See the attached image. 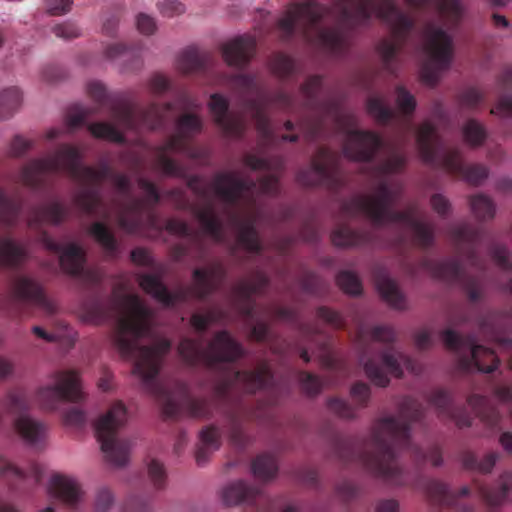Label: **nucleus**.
I'll return each instance as SVG.
<instances>
[{
    "instance_id": "nucleus-1",
    "label": "nucleus",
    "mask_w": 512,
    "mask_h": 512,
    "mask_svg": "<svg viewBox=\"0 0 512 512\" xmlns=\"http://www.w3.org/2000/svg\"><path fill=\"white\" fill-rule=\"evenodd\" d=\"M115 305L119 306L120 315L112 334L113 344L123 358L134 360L133 373L141 378L145 389L159 401L163 414L171 419L182 415L210 417L211 400L193 397L189 386L183 381H177L174 390L170 391L157 380L163 359L171 349V342L161 338L151 345L140 344L142 339L151 335V311L138 295H123L117 303L93 296L83 304L82 317L88 323L102 324L110 318Z\"/></svg>"
},
{
    "instance_id": "nucleus-2",
    "label": "nucleus",
    "mask_w": 512,
    "mask_h": 512,
    "mask_svg": "<svg viewBox=\"0 0 512 512\" xmlns=\"http://www.w3.org/2000/svg\"><path fill=\"white\" fill-rule=\"evenodd\" d=\"M373 15L390 27L391 38L383 39L378 51L385 67L393 72V61L414 28V20L402 12L394 0H335L333 8L316 0L293 3L278 20L277 28L285 42L298 33L308 44L340 56L350 45L346 28L366 25Z\"/></svg>"
},
{
    "instance_id": "nucleus-3",
    "label": "nucleus",
    "mask_w": 512,
    "mask_h": 512,
    "mask_svg": "<svg viewBox=\"0 0 512 512\" xmlns=\"http://www.w3.org/2000/svg\"><path fill=\"white\" fill-rule=\"evenodd\" d=\"M424 415L423 405L414 398L402 400L397 416L378 420L367 439L343 438L333 433L332 452L344 464L357 463L371 475L391 485L410 484L408 475L397 461V449L408 450L416 461H430L438 467L443 463L441 448L437 444L424 450L412 443L411 425Z\"/></svg>"
},
{
    "instance_id": "nucleus-4",
    "label": "nucleus",
    "mask_w": 512,
    "mask_h": 512,
    "mask_svg": "<svg viewBox=\"0 0 512 512\" xmlns=\"http://www.w3.org/2000/svg\"><path fill=\"white\" fill-rule=\"evenodd\" d=\"M300 92L306 113L298 120V126L307 142L321 138L329 122L345 134L342 145L345 158L363 163L374 160L384 145L382 137L374 131L356 129L357 118L343 107L341 99L334 93H323L321 76H310L301 85Z\"/></svg>"
},
{
    "instance_id": "nucleus-5",
    "label": "nucleus",
    "mask_w": 512,
    "mask_h": 512,
    "mask_svg": "<svg viewBox=\"0 0 512 512\" xmlns=\"http://www.w3.org/2000/svg\"><path fill=\"white\" fill-rule=\"evenodd\" d=\"M81 161L82 154L77 147L63 144L53 155L25 164L15 176V181L33 192H42L47 189L49 176L65 172L82 186V190L74 196V203L80 211L108 220L110 213L104 208L101 186L104 180H111L116 172L106 161H101L98 169L82 165Z\"/></svg>"
},
{
    "instance_id": "nucleus-6",
    "label": "nucleus",
    "mask_w": 512,
    "mask_h": 512,
    "mask_svg": "<svg viewBox=\"0 0 512 512\" xmlns=\"http://www.w3.org/2000/svg\"><path fill=\"white\" fill-rule=\"evenodd\" d=\"M405 163V156L393 151L386 159L376 164L374 170L380 180L375 193L356 195L344 201L341 212L348 218L363 214L376 227L391 223L403 224L411 230L413 244L421 249H428L434 243L433 226L418 219L415 206L395 210L394 206L401 198L402 188L400 185L392 186L383 179L386 175L401 171Z\"/></svg>"
},
{
    "instance_id": "nucleus-7",
    "label": "nucleus",
    "mask_w": 512,
    "mask_h": 512,
    "mask_svg": "<svg viewBox=\"0 0 512 512\" xmlns=\"http://www.w3.org/2000/svg\"><path fill=\"white\" fill-rule=\"evenodd\" d=\"M237 387L251 394L259 390H266L267 393L265 399L258 400L254 407L244 408L242 412L230 411L226 416L225 431L230 443L243 449L249 443V436L244 430V418L262 423L272 422V408L278 405L283 388L275 384L267 362L260 363L254 370H230L217 385L216 394L225 398Z\"/></svg>"
},
{
    "instance_id": "nucleus-8",
    "label": "nucleus",
    "mask_w": 512,
    "mask_h": 512,
    "mask_svg": "<svg viewBox=\"0 0 512 512\" xmlns=\"http://www.w3.org/2000/svg\"><path fill=\"white\" fill-rule=\"evenodd\" d=\"M211 188L225 204L226 214L237 229L239 244L249 253L260 254L263 246L259 240L254 216L242 218L235 209L241 203L247 207L254 206L259 195H276L279 192L278 178L269 174L254 181L248 177H238L234 172H219L214 175Z\"/></svg>"
},
{
    "instance_id": "nucleus-9",
    "label": "nucleus",
    "mask_w": 512,
    "mask_h": 512,
    "mask_svg": "<svg viewBox=\"0 0 512 512\" xmlns=\"http://www.w3.org/2000/svg\"><path fill=\"white\" fill-rule=\"evenodd\" d=\"M449 235L457 256L441 261L424 258L421 260L420 266L434 278L461 284L468 299L471 302H477L483 295L482 279L480 276L468 275L462 267L461 259H465L469 265L481 272L484 270L485 264L478 255L477 248L485 238L486 232L469 223H462L452 226Z\"/></svg>"
},
{
    "instance_id": "nucleus-10",
    "label": "nucleus",
    "mask_w": 512,
    "mask_h": 512,
    "mask_svg": "<svg viewBox=\"0 0 512 512\" xmlns=\"http://www.w3.org/2000/svg\"><path fill=\"white\" fill-rule=\"evenodd\" d=\"M357 338L360 362L374 385L386 387L390 383L389 376L400 378L403 374L402 365L418 373L416 362L394 348L396 335L391 327L379 325L368 329L360 326Z\"/></svg>"
},
{
    "instance_id": "nucleus-11",
    "label": "nucleus",
    "mask_w": 512,
    "mask_h": 512,
    "mask_svg": "<svg viewBox=\"0 0 512 512\" xmlns=\"http://www.w3.org/2000/svg\"><path fill=\"white\" fill-rule=\"evenodd\" d=\"M69 208L55 200L48 204L32 207L27 217V226L37 234L38 241L50 252L59 255V263L64 272L72 276H85L98 284L100 278L96 272L85 271V251L76 243L61 244L43 229L44 224L59 225L69 216Z\"/></svg>"
},
{
    "instance_id": "nucleus-12",
    "label": "nucleus",
    "mask_w": 512,
    "mask_h": 512,
    "mask_svg": "<svg viewBox=\"0 0 512 512\" xmlns=\"http://www.w3.org/2000/svg\"><path fill=\"white\" fill-rule=\"evenodd\" d=\"M193 284L169 291L161 275L139 273L137 281L142 290L152 296L165 307H174L185 303L191 298L206 300L216 292L227 277L226 269L221 261L213 262L206 268H195L192 272Z\"/></svg>"
},
{
    "instance_id": "nucleus-13",
    "label": "nucleus",
    "mask_w": 512,
    "mask_h": 512,
    "mask_svg": "<svg viewBox=\"0 0 512 512\" xmlns=\"http://www.w3.org/2000/svg\"><path fill=\"white\" fill-rule=\"evenodd\" d=\"M416 144L424 163L444 169L453 176L463 178L471 185H480L489 175V169L485 165H465L460 150L446 147L436 126L430 121H424L418 127Z\"/></svg>"
},
{
    "instance_id": "nucleus-14",
    "label": "nucleus",
    "mask_w": 512,
    "mask_h": 512,
    "mask_svg": "<svg viewBox=\"0 0 512 512\" xmlns=\"http://www.w3.org/2000/svg\"><path fill=\"white\" fill-rule=\"evenodd\" d=\"M226 83L244 101L246 109L250 112L259 134L262 146H271L276 141L267 112L268 104H275L282 110L294 109V98L284 91H278L269 97L261 93L256 76L248 74H233L226 76Z\"/></svg>"
},
{
    "instance_id": "nucleus-15",
    "label": "nucleus",
    "mask_w": 512,
    "mask_h": 512,
    "mask_svg": "<svg viewBox=\"0 0 512 512\" xmlns=\"http://www.w3.org/2000/svg\"><path fill=\"white\" fill-rule=\"evenodd\" d=\"M89 97L98 105V109L109 108L113 118L125 130L138 132L141 129L156 130L165 125L166 114L173 110V103L163 105L151 103L147 108H139L130 103H116L99 81L87 84Z\"/></svg>"
},
{
    "instance_id": "nucleus-16",
    "label": "nucleus",
    "mask_w": 512,
    "mask_h": 512,
    "mask_svg": "<svg viewBox=\"0 0 512 512\" xmlns=\"http://www.w3.org/2000/svg\"><path fill=\"white\" fill-rule=\"evenodd\" d=\"M176 133L169 136L168 139L160 145L153 148L156 167L166 176L184 178L186 169L176 160L170 158V152L182 153L186 156L196 159L198 151L190 144V140L199 134L203 128V122L200 116L193 113L181 114L176 122Z\"/></svg>"
},
{
    "instance_id": "nucleus-17",
    "label": "nucleus",
    "mask_w": 512,
    "mask_h": 512,
    "mask_svg": "<svg viewBox=\"0 0 512 512\" xmlns=\"http://www.w3.org/2000/svg\"><path fill=\"white\" fill-rule=\"evenodd\" d=\"M177 350L188 366L202 365L210 370H216L222 364L235 363L245 355L243 346L226 330L216 332L205 349L201 347L200 342L184 338L180 341Z\"/></svg>"
},
{
    "instance_id": "nucleus-18",
    "label": "nucleus",
    "mask_w": 512,
    "mask_h": 512,
    "mask_svg": "<svg viewBox=\"0 0 512 512\" xmlns=\"http://www.w3.org/2000/svg\"><path fill=\"white\" fill-rule=\"evenodd\" d=\"M126 420L125 405L116 401L94 424L95 434L106 460L116 467L125 466L129 461L132 444L128 439L118 436V431L125 425Z\"/></svg>"
},
{
    "instance_id": "nucleus-19",
    "label": "nucleus",
    "mask_w": 512,
    "mask_h": 512,
    "mask_svg": "<svg viewBox=\"0 0 512 512\" xmlns=\"http://www.w3.org/2000/svg\"><path fill=\"white\" fill-rule=\"evenodd\" d=\"M423 50L427 60L422 64L421 79L428 85L438 83L443 71L449 69L454 55L453 38L435 23L429 22L423 29Z\"/></svg>"
},
{
    "instance_id": "nucleus-20",
    "label": "nucleus",
    "mask_w": 512,
    "mask_h": 512,
    "mask_svg": "<svg viewBox=\"0 0 512 512\" xmlns=\"http://www.w3.org/2000/svg\"><path fill=\"white\" fill-rule=\"evenodd\" d=\"M138 186L146 194V199L129 197L121 206L118 214V225L129 234L139 232L144 226L145 220L148 227L158 226V215L154 207L160 202L161 194L156 184L140 177Z\"/></svg>"
},
{
    "instance_id": "nucleus-21",
    "label": "nucleus",
    "mask_w": 512,
    "mask_h": 512,
    "mask_svg": "<svg viewBox=\"0 0 512 512\" xmlns=\"http://www.w3.org/2000/svg\"><path fill=\"white\" fill-rule=\"evenodd\" d=\"M441 339L446 348L457 354L459 368L464 372L476 369L479 372L491 373L500 364L494 350L477 344L474 335L460 336L451 329H445L441 332Z\"/></svg>"
},
{
    "instance_id": "nucleus-22",
    "label": "nucleus",
    "mask_w": 512,
    "mask_h": 512,
    "mask_svg": "<svg viewBox=\"0 0 512 512\" xmlns=\"http://www.w3.org/2000/svg\"><path fill=\"white\" fill-rule=\"evenodd\" d=\"M187 186L201 198L202 205H190L185 192L180 188H173L165 192V196L175 205L177 209L190 208L194 216L201 224L204 232L211 236L215 241L220 242L224 237L223 223L216 213L213 202L208 197L207 188L201 185V179L198 175H192L187 180Z\"/></svg>"
},
{
    "instance_id": "nucleus-23",
    "label": "nucleus",
    "mask_w": 512,
    "mask_h": 512,
    "mask_svg": "<svg viewBox=\"0 0 512 512\" xmlns=\"http://www.w3.org/2000/svg\"><path fill=\"white\" fill-rule=\"evenodd\" d=\"M31 307H38L48 314L56 311L54 303L38 280L26 275L17 276L10 284L3 308L10 318L20 319L28 315Z\"/></svg>"
},
{
    "instance_id": "nucleus-24",
    "label": "nucleus",
    "mask_w": 512,
    "mask_h": 512,
    "mask_svg": "<svg viewBox=\"0 0 512 512\" xmlns=\"http://www.w3.org/2000/svg\"><path fill=\"white\" fill-rule=\"evenodd\" d=\"M341 155L326 146H320L311 159L310 167L297 174V181L304 187H322L337 192L345 184L340 168Z\"/></svg>"
},
{
    "instance_id": "nucleus-25",
    "label": "nucleus",
    "mask_w": 512,
    "mask_h": 512,
    "mask_svg": "<svg viewBox=\"0 0 512 512\" xmlns=\"http://www.w3.org/2000/svg\"><path fill=\"white\" fill-rule=\"evenodd\" d=\"M3 405L8 413L17 416L14 426L24 441L36 447L42 445L46 438L47 426L26 415L31 407L27 393L22 389L12 390L5 397Z\"/></svg>"
},
{
    "instance_id": "nucleus-26",
    "label": "nucleus",
    "mask_w": 512,
    "mask_h": 512,
    "mask_svg": "<svg viewBox=\"0 0 512 512\" xmlns=\"http://www.w3.org/2000/svg\"><path fill=\"white\" fill-rule=\"evenodd\" d=\"M53 383L40 387L36 400L44 409H55L61 401L78 402L83 399L80 377L74 370L57 371L51 375Z\"/></svg>"
},
{
    "instance_id": "nucleus-27",
    "label": "nucleus",
    "mask_w": 512,
    "mask_h": 512,
    "mask_svg": "<svg viewBox=\"0 0 512 512\" xmlns=\"http://www.w3.org/2000/svg\"><path fill=\"white\" fill-rule=\"evenodd\" d=\"M265 314L274 320H281L296 324L300 335L310 344L315 341L316 337H320L321 339L318 343V357L321 365L330 370H337L340 368L341 364L331 350L328 337L319 334L318 330L311 325L299 323L298 314L295 309L279 305H271L266 309Z\"/></svg>"
},
{
    "instance_id": "nucleus-28",
    "label": "nucleus",
    "mask_w": 512,
    "mask_h": 512,
    "mask_svg": "<svg viewBox=\"0 0 512 512\" xmlns=\"http://www.w3.org/2000/svg\"><path fill=\"white\" fill-rule=\"evenodd\" d=\"M221 498L226 506L246 505L254 512H274L276 502L258 486L244 480L234 481L222 489Z\"/></svg>"
},
{
    "instance_id": "nucleus-29",
    "label": "nucleus",
    "mask_w": 512,
    "mask_h": 512,
    "mask_svg": "<svg viewBox=\"0 0 512 512\" xmlns=\"http://www.w3.org/2000/svg\"><path fill=\"white\" fill-rule=\"evenodd\" d=\"M471 492V488L464 486L458 493H454L446 484L437 480H429L425 487L429 503L440 512H470L472 507L465 502L464 497Z\"/></svg>"
},
{
    "instance_id": "nucleus-30",
    "label": "nucleus",
    "mask_w": 512,
    "mask_h": 512,
    "mask_svg": "<svg viewBox=\"0 0 512 512\" xmlns=\"http://www.w3.org/2000/svg\"><path fill=\"white\" fill-rule=\"evenodd\" d=\"M268 284V277L263 272L257 271L251 279H243L234 286L236 307L243 318L248 321L256 318L254 296L264 293Z\"/></svg>"
},
{
    "instance_id": "nucleus-31",
    "label": "nucleus",
    "mask_w": 512,
    "mask_h": 512,
    "mask_svg": "<svg viewBox=\"0 0 512 512\" xmlns=\"http://www.w3.org/2000/svg\"><path fill=\"white\" fill-rule=\"evenodd\" d=\"M157 232H162L166 230L170 234L181 236L186 238L187 244H177L174 246L173 252L174 256L177 260L190 255L191 246L196 249L195 258L199 261L203 260L206 257V248L204 244V240L200 232L191 229V227L182 220L170 218L166 221L165 225L162 226L158 221V226L150 227Z\"/></svg>"
},
{
    "instance_id": "nucleus-32",
    "label": "nucleus",
    "mask_w": 512,
    "mask_h": 512,
    "mask_svg": "<svg viewBox=\"0 0 512 512\" xmlns=\"http://www.w3.org/2000/svg\"><path fill=\"white\" fill-rule=\"evenodd\" d=\"M208 108L215 124L223 134L231 138H242L246 131V123L242 115L229 113V101L221 94L210 96Z\"/></svg>"
},
{
    "instance_id": "nucleus-33",
    "label": "nucleus",
    "mask_w": 512,
    "mask_h": 512,
    "mask_svg": "<svg viewBox=\"0 0 512 512\" xmlns=\"http://www.w3.org/2000/svg\"><path fill=\"white\" fill-rule=\"evenodd\" d=\"M370 394L371 391L368 384L356 382L350 389V396L355 406L338 397L329 398L327 406L328 409L339 418L353 420L357 417V409H362L368 405Z\"/></svg>"
},
{
    "instance_id": "nucleus-34",
    "label": "nucleus",
    "mask_w": 512,
    "mask_h": 512,
    "mask_svg": "<svg viewBox=\"0 0 512 512\" xmlns=\"http://www.w3.org/2000/svg\"><path fill=\"white\" fill-rule=\"evenodd\" d=\"M250 338L257 342H267L274 353L285 355L290 350L299 353L300 358L305 362H310V355L308 350L302 346L301 343L291 344L285 339H282L278 344L275 335L270 330L269 324L265 320H256V323L250 330Z\"/></svg>"
},
{
    "instance_id": "nucleus-35",
    "label": "nucleus",
    "mask_w": 512,
    "mask_h": 512,
    "mask_svg": "<svg viewBox=\"0 0 512 512\" xmlns=\"http://www.w3.org/2000/svg\"><path fill=\"white\" fill-rule=\"evenodd\" d=\"M429 403L437 409L440 417L453 420L459 428L472 425L469 412L465 407H456L447 391L443 389L433 391L429 396Z\"/></svg>"
},
{
    "instance_id": "nucleus-36",
    "label": "nucleus",
    "mask_w": 512,
    "mask_h": 512,
    "mask_svg": "<svg viewBox=\"0 0 512 512\" xmlns=\"http://www.w3.org/2000/svg\"><path fill=\"white\" fill-rule=\"evenodd\" d=\"M255 50V38L249 35H242L223 45L222 56L229 66L243 68L249 63Z\"/></svg>"
},
{
    "instance_id": "nucleus-37",
    "label": "nucleus",
    "mask_w": 512,
    "mask_h": 512,
    "mask_svg": "<svg viewBox=\"0 0 512 512\" xmlns=\"http://www.w3.org/2000/svg\"><path fill=\"white\" fill-rule=\"evenodd\" d=\"M42 477L43 468L39 464L31 463L29 472H25L0 455V481L5 482L11 490L21 489L20 483L25 482L28 478H31L34 484H38Z\"/></svg>"
},
{
    "instance_id": "nucleus-38",
    "label": "nucleus",
    "mask_w": 512,
    "mask_h": 512,
    "mask_svg": "<svg viewBox=\"0 0 512 512\" xmlns=\"http://www.w3.org/2000/svg\"><path fill=\"white\" fill-rule=\"evenodd\" d=\"M373 278L381 297L394 309L404 310L407 308L405 295L399 289L397 283L389 277L387 271L381 267H375Z\"/></svg>"
},
{
    "instance_id": "nucleus-39",
    "label": "nucleus",
    "mask_w": 512,
    "mask_h": 512,
    "mask_svg": "<svg viewBox=\"0 0 512 512\" xmlns=\"http://www.w3.org/2000/svg\"><path fill=\"white\" fill-rule=\"evenodd\" d=\"M406 3L414 8H425L433 6L437 9L441 19L447 27L454 28L461 19V6L458 0H405Z\"/></svg>"
},
{
    "instance_id": "nucleus-40",
    "label": "nucleus",
    "mask_w": 512,
    "mask_h": 512,
    "mask_svg": "<svg viewBox=\"0 0 512 512\" xmlns=\"http://www.w3.org/2000/svg\"><path fill=\"white\" fill-rule=\"evenodd\" d=\"M50 490L68 507L78 509L82 491L76 480L62 475H54L50 481Z\"/></svg>"
},
{
    "instance_id": "nucleus-41",
    "label": "nucleus",
    "mask_w": 512,
    "mask_h": 512,
    "mask_svg": "<svg viewBox=\"0 0 512 512\" xmlns=\"http://www.w3.org/2000/svg\"><path fill=\"white\" fill-rule=\"evenodd\" d=\"M331 241L341 248L361 247L372 244L374 234L368 230H353L347 225H339L332 231Z\"/></svg>"
},
{
    "instance_id": "nucleus-42",
    "label": "nucleus",
    "mask_w": 512,
    "mask_h": 512,
    "mask_svg": "<svg viewBox=\"0 0 512 512\" xmlns=\"http://www.w3.org/2000/svg\"><path fill=\"white\" fill-rule=\"evenodd\" d=\"M467 403L487 429L499 428L502 416L486 396L471 394L467 398Z\"/></svg>"
},
{
    "instance_id": "nucleus-43",
    "label": "nucleus",
    "mask_w": 512,
    "mask_h": 512,
    "mask_svg": "<svg viewBox=\"0 0 512 512\" xmlns=\"http://www.w3.org/2000/svg\"><path fill=\"white\" fill-rule=\"evenodd\" d=\"M512 488V474L509 472L503 473L499 478L497 487H489L478 482L474 483L473 492L479 498L484 500L491 506L500 505L507 497L509 490Z\"/></svg>"
},
{
    "instance_id": "nucleus-44",
    "label": "nucleus",
    "mask_w": 512,
    "mask_h": 512,
    "mask_svg": "<svg viewBox=\"0 0 512 512\" xmlns=\"http://www.w3.org/2000/svg\"><path fill=\"white\" fill-rule=\"evenodd\" d=\"M23 200L18 192L8 195L0 185V225L14 227L22 213Z\"/></svg>"
},
{
    "instance_id": "nucleus-45",
    "label": "nucleus",
    "mask_w": 512,
    "mask_h": 512,
    "mask_svg": "<svg viewBox=\"0 0 512 512\" xmlns=\"http://www.w3.org/2000/svg\"><path fill=\"white\" fill-rule=\"evenodd\" d=\"M213 62V56L196 47H188L178 57V68L183 73L204 72Z\"/></svg>"
},
{
    "instance_id": "nucleus-46",
    "label": "nucleus",
    "mask_w": 512,
    "mask_h": 512,
    "mask_svg": "<svg viewBox=\"0 0 512 512\" xmlns=\"http://www.w3.org/2000/svg\"><path fill=\"white\" fill-rule=\"evenodd\" d=\"M501 94L497 103L491 108L490 114L502 118H512V96L508 93L512 85V66L506 67L497 80Z\"/></svg>"
},
{
    "instance_id": "nucleus-47",
    "label": "nucleus",
    "mask_w": 512,
    "mask_h": 512,
    "mask_svg": "<svg viewBox=\"0 0 512 512\" xmlns=\"http://www.w3.org/2000/svg\"><path fill=\"white\" fill-rule=\"evenodd\" d=\"M221 446V432L216 426H207L200 432V444L195 458L199 466L205 465L211 454Z\"/></svg>"
},
{
    "instance_id": "nucleus-48",
    "label": "nucleus",
    "mask_w": 512,
    "mask_h": 512,
    "mask_svg": "<svg viewBox=\"0 0 512 512\" xmlns=\"http://www.w3.org/2000/svg\"><path fill=\"white\" fill-rule=\"evenodd\" d=\"M88 232L103 248L107 257L116 258L119 255L120 244L106 223L96 221L90 225Z\"/></svg>"
},
{
    "instance_id": "nucleus-49",
    "label": "nucleus",
    "mask_w": 512,
    "mask_h": 512,
    "mask_svg": "<svg viewBox=\"0 0 512 512\" xmlns=\"http://www.w3.org/2000/svg\"><path fill=\"white\" fill-rule=\"evenodd\" d=\"M26 250L11 237L0 238V268H17L25 260Z\"/></svg>"
},
{
    "instance_id": "nucleus-50",
    "label": "nucleus",
    "mask_w": 512,
    "mask_h": 512,
    "mask_svg": "<svg viewBox=\"0 0 512 512\" xmlns=\"http://www.w3.org/2000/svg\"><path fill=\"white\" fill-rule=\"evenodd\" d=\"M509 316L510 315L508 312H505L502 314L495 313V312L488 313L487 315H485L479 319V322H478L479 331L483 335H485L497 342L505 343L506 339L501 336V332H502V323L501 322L504 318L506 319Z\"/></svg>"
},
{
    "instance_id": "nucleus-51",
    "label": "nucleus",
    "mask_w": 512,
    "mask_h": 512,
    "mask_svg": "<svg viewBox=\"0 0 512 512\" xmlns=\"http://www.w3.org/2000/svg\"><path fill=\"white\" fill-rule=\"evenodd\" d=\"M498 459L499 454L497 452L487 453L480 461L471 451H464L460 456V460L465 469L477 471L483 474L490 473Z\"/></svg>"
},
{
    "instance_id": "nucleus-52",
    "label": "nucleus",
    "mask_w": 512,
    "mask_h": 512,
    "mask_svg": "<svg viewBox=\"0 0 512 512\" xmlns=\"http://www.w3.org/2000/svg\"><path fill=\"white\" fill-rule=\"evenodd\" d=\"M366 109L368 114L380 125H388L396 118V112L378 96H371L367 99Z\"/></svg>"
},
{
    "instance_id": "nucleus-53",
    "label": "nucleus",
    "mask_w": 512,
    "mask_h": 512,
    "mask_svg": "<svg viewBox=\"0 0 512 512\" xmlns=\"http://www.w3.org/2000/svg\"><path fill=\"white\" fill-rule=\"evenodd\" d=\"M21 92L17 87H9L0 92V120L9 119L21 104Z\"/></svg>"
},
{
    "instance_id": "nucleus-54",
    "label": "nucleus",
    "mask_w": 512,
    "mask_h": 512,
    "mask_svg": "<svg viewBox=\"0 0 512 512\" xmlns=\"http://www.w3.org/2000/svg\"><path fill=\"white\" fill-rule=\"evenodd\" d=\"M251 468L255 477L269 480L277 473V460L272 454L263 453L253 460Z\"/></svg>"
},
{
    "instance_id": "nucleus-55",
    "label": "nucleus",
    "mask_w": 512,
    "mask_h": 512,
    "mask_svg": "<svg viewBox=\"0 0 512 512\" xmlns=\"http://www.w3.org/2000/svg\"><path fill=\"white\" fill-rule=\"evenodd\" d=\"M88 130L93 137L97 139L108 140L110 142L125 144L126 139L121 131L111 123L94 122L88 125Z\"/></svg>"
},
{
    "instance_id": "nucleus-56",
    "label": "nucleus",
    "mask_w": 512,
    "mask_h": 512,
    "mask_svg": "<svg viewBox=\"0 0 512 512\" xmlns=\"http://www.w3.org/2000/svg\"><path fill=\"white\" fill-rule=\"evenodd\" d=\"M269 67L273 74L281 79H286L296 72V64L293 58L282 52H276L270 57Z\"/></svg>"
},
{
    "instance_id": "nucleus-57",
    "label": "nucleus",
    "mask_w": 512,
    "mask_h": 512,
    "mask_svg": "<svg viewBox=\"0 0 512 512\" xmlns=\"http://www.w3.org/2000/svg\"><path fill=\"white\" fill-rule=\"evenodd\" d=\"M105 57L110 60H116L119 58L129 57L132 58V63L127 65L125 69L134 70L141 66L140 55L138 50L129 49L121 43L110 44L105 48Z\"/></svg>"
},
{
    "instance_id": "nucleus-58",
    "label": "nucleus",
    "mask_w": 512,
    "mask_h": 512,
    "mask_svg": "<svg viewBox=\"0 0 512 512\" xmlns=\"http://www.w3.org/2000/svg\"><path fill=\"white\" fill-rule=\"evenodd\" d=\"M469 203L473 214L478 220L485 221L494 218L495 204L487 195H474L470 197Z\"/></svg>"
},
{
    "instance_id": "nucleus-59",
    "label": "nucleus",
    "mask_w": 512,
    "mask_h": 512,
    "mask_svg": "<svg viewBox=\"0 0 512 512\" xmlns=\"http://www.w3.org/2000/svg\"><path fill=\"white\" fill-rule=\"evenodd\" d=\"M395 104L399 114L408 120L413 116L417 107L416 98L403 85L395 87Z\"/></svg>"
},
{
    "instance_id": "nucleus-60",
    "label": "nucleus",
    "mask_w": 512,
    "mask_h": 512,
    "mask_svg": "<svg viewBox=\"0 0 512 512\" xmlns=\"http://www.w3.org/2000/svg\"><path fill=\"white\" fill-rule=\"evenodd\" d=\"M464 140L472 147L481 146L487 137L485 127L475 119H469L462 128Z\"/></svg>"
},
{
    "instance_id": "nucleus-61",
    "label": "nucleus",
    "mask_w": 512,
    "mask_h": 512,
    "mask_svg": "<svg viewBox=\"0 0 512 512\" xmlns=\"http://www.w3.org/2000/svg\"><path fill=\"white\" fill-rule=\"evenodd\" d=\"M339 288L346 294L358 296L362 293V283L358 276L351 271H341L336 277Z\"/></svg>"
},
{
    "instance_id": "nucleus-62",
    "label": "nucleus",
    "mask_w": 512,
    "mask_h": 512,
    "mask_svg": "<svg viewBox=\"0 0 512 512\" xmlns=\"http://www.w3.org/2000/svg\"><path fill=\"white\" fill-rule=\"evenodd\" d=\"M484 99L485 96L475 87L466 88L458 96L459 105L468 110L477 109Z\"/></svg>"
},
{
    "instance_id": "nucleus-63",
    "label": "nucleus",
    "mask_w": 512,
    "mask_h": 512,
    "mask_svg": "<svg viewBox=\"0 0 512 512\" xmlns=\"http://www.w3.org/2000/svg\"><path fill=\"white\" fill-rule=\"evenodd\" d=\"M298 380L301 390L308 396H316L322 389V381L312 373L300 371L298 372Z\"/></svg>"
},
{
    "instance_id": "nucleus-64",
    "label": "nucleus",
    "mask_w": 512,
    "mask_h": 512,
    "mask_svg": "<svg viewBox=\"0 0 512 512\" xmlns=\"http://www.w3.org/2000/svg\"><path fill=\"white\" fill-rule=\"evenodd\" d=\"M152 499L146 495L133 494L131 495L124 507V512H151Z\"/></svg>"
}]
</instances>
